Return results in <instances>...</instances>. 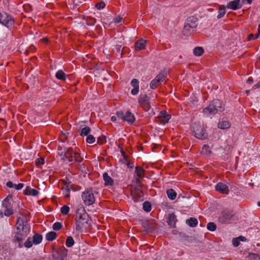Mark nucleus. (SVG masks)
<instances>
[{
    "instance_id": "nucleus-12",
    "label": "nucleus",
    "mask_w": 260,
    "mask_h": 260,
    "mask_svg": "<svg viewBox=\"0 0 260 260\" xmlns=\"http://www.w3.org/2000/svg\"><path fill=\"white\" fill-rule=\"evenodd\" d=\"M185 24L188 25V27H190L191 30L193 31L198 25V19L193 16L189 17L187 19Z\"/></svg>"
},
{
    "instance_id": "nucleus-27",
    "label": "nucleus",
    "mask_w": 260,
    "mask_h": 260,
    "mask_svg": "<svg viewBox=\"0 0 260 260\" xmlns=\"http://www.w3.org/2000/svg\"><path fill=\"white\" fill-rule=\"evenodd\" d=\"M167 194L168 198L171 200H174L176 198L177 193L173 189H168L167 190Z\"/></svg>"
},
{
    "instance_id": "nucleus-40",
    "label": "nucleus",
    "mask_w": 260,
    "mask_h": 260,
    "mask_svg": "<svg viewBox=\"0 0 260 260\" xmlns=\"http://www.w3.org/2000/svg\"><path fill=\"white\" fill-rule=\"evenodd\" d=\"M136 195L134 196L133 200L135 202H138L139 201H142L143 199L141 192H135Z\"/></svg>"
},
{
    "instance_id": "nucleus-54",
    "label": "nucleus",
    "mask_w": 260,
    "mask_h": 260,
    "mask_svg": "<svg viewBox=\"0 0 260 260\" xmlns=\"http://www.w3.org/2000/svg\"><path fill=\"white\" fill-rule=\"evenodd\" d=\"M105 186H112L114 184V180H105Z\"/></svg>"
},
{
    "instance_id": "nucleus-15",
    "label": "nucleus",
    "mask_w": 260,
    "mask_h": 260,
    "mask_svg": "<svg viewBox=\"0 0 260 260\" xmlns=\"http://www.w3.org/2000/svg\"><path fill=\"white\" fill-rule=\"evenodd\" d=\"M131 85L134 88L131 90L133 95H136L139 91V81L137 79H133L131 82Z\"/></svg>"
},
{
    "instance_id": "nucleus-17",
    "label": "nucleus",
    "mask_w": 260,
    "mask_h": 260,
    "mask_svg": "<svg viewBox=\"0 0 260 260\" xmlns=\"http://www.w3.org/2000/svg\"><path fill=\"white\" fill-rule=\"evenodd\" d=\"M176 221V216L174 213L169 214L167 223L170 226L175 228Z\"/></svg>"
},
{
    "instance_id": "nucleus-3",
    "label": "nucleus",
    "mask_w": 260,
    "mask_h": 260,
    "mask_svg": "<svg viewBox=\"0 0 260 260\" xmlns=\"http://www.w3.org/2000/svg\"><path fill=\"white\" fill-rule=\"evenodd\" d=\"M224 110L222 103L219 100L216 99L211 102L210 105L203 109V112L207 115H215L218 112Z\"/></svg>"
},
{
    "instance_id": "nucleus-26",
    "label": "nucleus",
    "mask_w": 260,
    "mask_h": 260,
    "mask_svg": "<svg viewBox=\"0 0 260 260\" xmlns=\"http://www.w3.org/2000/svg\"><path fill=\"white\" fill-rule=\"evenodd\" d=\"M57 234L55 232H49L46 235V239L49 241H52L56 239Z\"/></svg>"
},
{
    "instance_id": "nucleus-4",
    "label": "nucleus",
    "mask_w": 260,
    "mask_h": 260,
    "mask_svg": "<svg viewBox=\"0 0 260 260\" xmlns=\"http://www.w3.org/2000/svg\"><path fill=\"white\" fill-rule=\"evenodd\" d=\"M193 132L194 134V136L197 139L205 140L208 138V134L200 123H194L193 126Z\"/></svg>"
},
{
    "instance_id": "nucleus-60",
    "label": "nucleus",
    "mask_w": 260,
    "mask_h": 260,
    "mask_svg": "<svg viewBox=\"0 0 260 260\" xmlns=\"http://www.w3.org/2000/svg\"><path fill=\"white\" fill-rule=\"evenodd\" d=\"M121 47V46H116L113 50L119 53L120 51Z\"/></svg>"
},
{
    "instance_id": "nucleus-5",
    "label": "nucleus",
    "mask_w": 260,
    "mask_h": 260,
    "mask_svg": "<svg viewBox=\"0 0 260 260\" xmlns=\"http://www.w3.org/2000/svg\"><path fill=\"white\" fill-rule=\"evenodd\" d=\"M82 198L86 206L91 205L95 202V198L91 188H87L82 193Z\"/></svg>"
},
{
    "instance_id": "nucleus-48",
    "label": "nucleus",
    "mask_w": 260,
    "mask_h": 260,
    "mask_svg": "<svg viewBox=\"0 0 260 260\" xmlns=\"http://www.w3.org/2000/svg\"><path fill=\"white\" fill-rule=\"evenodd\" d=\"M106 142V138L105 136H101L98 138L97 142L98 144H103Z\"/></svg>"
},
{
    "instance_id": "nucleus-34",
    "label": "nucleus",
    "mask_w": 260,
    "mask_h": 260,
    "mask_svg": "<svg viewBox=\"0 0 260 260\" xmlns=\"http://www.w3.org/2000/svg\"><path fill=\"white\" fill-rule=\"evenodd\" d=\"M96 22V19L91 17H87L86 19V23L88 25H93Z\"/></svg>"
},
{
    "instance_id": "nucleus-2",
    "label": "nucleus",
    "mask_w": 260,
    "mask_h": 260,
    "mask_svg": "<svg viewBox=\"0 0 260 260\" xmlns=\"http://www.w3.org/2000/svg\"><path fill=\"white\" fill-rule=\"evenodd\" d=\"M30 230V225L26 222L25 225L23 226L21 230L17 231L14 233L13 241L18 244L19 248L23 247V241L29 233Z\"/></svg>"
},
{
    "instance_id": "nucleus-28",
    "label": "nucleus",
    "mask_w": 260,
    "mask_h": 260,
    "mask_svg": "<svg viewBox=\"0 0 260 260\" xmlns=\"http://www.w3.org/2000/svg\"><path fill=\"white\" fill-rule=\"evenodd\" d=\"M149 97L146 95H140L139 99V103L140 105L145 104L149 103Z\"/></svg>"
},
{
    "instance_id": "nucleus-35",
    "label": "nucleus",
    "mask_w": 260,
    "mask_h": 260,
    "mask_svg": "<svg viewBox=\"0 0 260 260\" xmlns=\"http://www.w3.org/2000/svg\"><path fill=\"white\" fill-rule=\"evenodd\" d=\"M249 260H259L260 256L258 254L256 253H250L247 256Z\"/></svg>"
},
{
    "instance_id": "nucleus-33",
    "label": "nucleus",
    "mask_w": 260,
    "mask_h": 260,
    "mask_svg": "<svg viewBox=\"0 0 260 260\" xmlns=\"http://www.w3.org/2000/svg\"><path fill=\"white\" fill-rule=\"evenodd\" d=\"M91 131V129L89 126H85L81 129L80 136H88Z\"/></svg>"
},
{
    "instance_id": "nucleus-29",
    "label": "nucleus",
    "mask_w": 260,
    "mask_h": 260,
    "mask_svg": "<svg viewBox=\"0 0 260 260\" xmlns=\"http://www.w3.org/2000/svg\"><path fill=\"white\" fill-rule=\"evenodd\" d=\"M167 77V73L165 72L159 73L154 78L159 83L164 81Z\"/></svg>"
},
{
    "instance_id": "nucleus-24",
    "label": "nucleus",
    "mask_w": 260,
    "mask_h": 260,
    "mask_svg": "<svg viewBox=\"0 0 260 260\" xmlns=\"http://www.w3.org/2000/svg\"><path fill=\"white\" fill-rule=\"evenodd\" d=\"M198 223V220L194 217H190L186 220V223L192 228L196 226Z\"/></svg>"
},
{
    "instance_id": "nucleus-23",
    "label": "nucleus",
    "mask_w": 260,
    "mask_h": 260,
    "mask_svg": "<svg viewBox=\"0 0 260 260\" xmlns=\"http://www.w3.org/2000/svg\"><path fill=\"white\" fill-rule=\"evenodd\" d=\"M33 243L35 245H38L41 243L43 240L42 235L36 233L32 238Z\"/></svg>"
},
{
    "instance_id": "nucleus-62",
    "label": "nucleus",
    "mask_w": 260,
    "mask_h": 260,
    "mask_svg": "<svg viewBox=\"0 0 260 260\" xmlns=\"http://www.w3.org/2000/svg\"><path fill=\"white\" fill-rule=\"evenodd\" d=\"M114 20H115V22L117 23H120L122 20V17H121L120 16H117V17H115Z\"/></svg>"
},
{
    "instance_id": "nucleus-53",
    "label": "nucleus",
    "mask_w": 260,
    "mask_h": 260,
    "mask_svg": "<svg viewBox=\"0 0 260 260\" xmlns=\"http://www.w3.org/2000/svg\"><path fill=\"white\" fill-rule=\"evenodd\" d=\"M28 193L29 196H36L39 194V191L35 189H31Z\"/></svg>"
},
{
    "instance_id": "nucleus-32",
    "label": "nucleus",
    "mask_w": 260,
    "mask_h": 260,
    "mask_svg": "<svg viewBox=\"0 0 260 260\" xmlns=\"http://www.w3.org/2000/svg\"><path fill=\"white\" fill-rule=\"evenodd\" d=\"M189 26L185 24L183 29L182 30V33L184 35L189 36L190 35L191 32H193L191 30V28L188 27Z\"/></svg>"
},
{
    "instance_id": "nucleus-37",
    "label": "nucleus",
    "mask_w": 260,
    "mask_h": 260,
    "mask_svg": "<svg viewBox=\"0 0 260 260\" xmlns=\"http://www.w3.org/2000/svg\"><path fill=\"white\" fill-rule=\"evenodd\" d=\"M202 153L204 155H208L211 153V149L210 147L207 145H204L203 146Z\"/></svg>"
},
{
    "instance_id": "nucleus-58",
    "label": "nucleus",
    "mask_w": 260,
    "mask_h": 260,
    "mask_svg": "<svg viewBox=\"0 0 260 260\" xmlns=\"http://www.w3.org/2000/svg\"><path fill=\"white\" fill-rule=\"evenodd\" d=\"M53 260H60V256L56 253H53L52 254Z\"/></svg>"
},
{
    "instance_id": "nucleus-8",
    "label": "nucleus",
    "mask_w": 260,
    "mask_h": 260,
    "mask_svg": "<svg viewBox=\"0 0 260 260\" xmlns=\"http://www.w3.org/2000/svg\"><path fill=\"white\" fill-rule=\"evenodd\" d=\"M233 217L232 212L229 210L222 212L218 218V221L222 224L229 222Z\"/></svg>"
},
{
    "instance_id": "nucleus-57",
    "label": "nucleus",
    "mask_w": 260,
    "mask_h": 260,
    "mask_svg": "<svg viewBox=\"0 0 260 260\" xmlns=\"http://www.w3.org/2000/svg\"><path fill=\"white\" fill-rule=\"evenodd\" d=\"M25 223H24L23 220L22 218L20 217H18L17 221V224H20L23 226H24L25 225Z\"/></svg>"
},
{
    "instance_id": "nucleus-49",
    "label": "nucleus",
    "mask_w": 260,
    "mask_h": 260,
    "mask_svg": "<svg viewBox=\"0 0 260 260\" xmlns=\"http://www.w3.org/2000/svg\"><path fill=\"white\" fill-rule=\"evenodd\" d=\"M87 136L86 142L88 143L92 144L95 142V138L92 135H89Z\"/></svg>"
},
{
    "instance_id": "nucleus-44",
    "label": "nucleus",
    "mask_w": 260,
    "mask_h": 260,
    "mask_svg": "<svg viewBox=\"0 0 260 260\" xmlns=\"http://www.w3.org/2000/svg\"><path fill=\"white\" fill-rule=\"evenodd\" d=\"M69 210H70V208L69 206H68L67 205L63 206L61 208V210H60L61 213L63 215H64L68 214V213L69 212Z\"/></svg>"
},
{
    "instance_id": "nucleus-20",
    "label": "nucleus",
    "mask_w": 260,
    "mask_h": 260,
    "mask_svg": "<svg viewBox=\"0 0 260 260\" xmlns=\"http://www.w3.org/2000/svg\"><path fill=\"white\" fill-rule=\"evenodd\" d=\"M141 182L140 180H133L132 184V187L135 190V192H141Z\"/></svg>"
},
{
    "instance_id": "nucleus-9",
    "label": "nucleus",
    "mask_w": 260,
    "mask_h": 260,
    "mask_svg": "<svg viewBox=\"0 0 260 260\" xmlns=\"http://www.w3.org/2000/svg\"><path fill=\"white\" fill-rule=\"evenodd\" d=\"M141 225L144 229V231L147 233H151L155 230V224L151 220L142 221Z\"/></svg>"
},
{
    "instance_id": "nucleus-41",
    "label": "nucleus",
    "mask_w": 260,
    "mask_h": 260,
    "mask_svg": "<svg viewBox=\"0 0 260 260\" xmlns=\"http://www.w3.org/2000/svg\"><path fill=\"white\" fill-rule=\"evenodd\" d=\"M218 126L221 129H225L230 126V123L226 121H222L218 124Z\"/></svg>"
},
{
    "instance_id": "nucleus-21",
    "label": "nucleus",
    "mask_w": 260,
    "mask_h": 260,
    "mask_svg": "<svg viewBox=\"0 0 260 260\" xmlns=\"http://www.w3.org/2000/svg\"><path fill=\"white\" fill-rule=\"evenodd\" d=\"M135 174L140 178L146 177L144 170L140 166H137L135 168Z\"/></svg>"
},
{
    "instance_id": "nucleus-36",
    "label": "nucleus",
    "mask_w": 260,
    "mask_h": 260,
    "mask_svg": "<svg viewBox=\"0 0 260 260\" xmlns=\"http://www.w3.org/2000/svg\"><path fill=\"white\" fill-rule=\"evenodd\" d=\"M33 242L32 239L30 237H28L26 241L23 244V246H24L26 248H30L32 246Z\"/></svg>"
},
{
    "instance_id": "nucleus-55",
    "label": "nucleus",
    "mask_w": 260,
    "mask_h": 260,
    "mask_svg": "<svg viewBox=\"0 0 260 260\" xmlns=\"http://www.w3.org/2000/svg\"><path fill=\"white\" fill-rule=\"evenodd\" d=\"M233 245L235 247H237L239 245V239L237 238H234L232 240Z\"/></svg>"
},
{
    "instance_id": "nucleus-51",
    "label": "nucleus",
    "mask_w": 260,
    "mask_h": 260,
    "mask_svg": "<svg viewBox=\"0 0 260 260\" xmlns=\"http://www.w3.org/2000/svg\"><path fill=\"white\" fill-rule=\"evenodd\" d=\"M105 7V4L104 2H101L100 3L96 4L95 5V7L99 10L103 9Z\"/></svg>"
},
{
    "instance_id": "nucleus-38",
    "label": "nucleus",
    "mask_w": 260,
    "mask_h": 260,
    "mask_svg": "<svg viewBox=\"0 0 260 260\" xmlns=\"http://www.w3.org/2000/svg\"><path fill=\"white\" fill-rule=\"evenodd\" d=\"M216 225L212 222H209L207 225V228L210 231H215L216 230Z\"/></svg>"
},
{
    "instance_id": "nucleus-64",
    "label": "nucleus",
    "mask_w": 260,
    "mask_h": 260,
    "mask_svg": "<svg viewBox=\"0 0 260 260\" xmlns=\"http://www.w3.org/2000/svg\"><path fill=\"white\" fill-rule=\"evenodd\" d=\"M238 239H239V241H246V238L244 237V236H240L238 237Z\"/></svg>"
},
{
    "instance_id": "nucleus-22",
    "label": "nucleus",
    "mask_w": 260,
    "mask_h": 260,
    "mask_svg": "<svg viewBox=\"0 0 260 260\" xmlns=\"http://www.w3.org/2000/svg\"><path fill=\"white\" fill-rule=\"evenodd\" d=\"M68 253V250L64 248H60L57 250V254L60 256V260H64V258L67 256Z\"/></svg>"
},
{
    "instance_id": "nucleus-43",
    "label": "nucleus",
    "mask_w": 260,
    "mask_h": 260,
    "mask_svg": "<svg viewBox=\"0 0 260 260\" xmlns=\"http://www.w3.org/2000/svg\"><path fill=\"white\" fill-rule=\"evenodd\" d=\"M225 7L223 6V7H220L219 9L218 14L217 15L218 18H222L225 14Z\"/></svg>"
},
{
    "instance_id": "nucleus-10",
    "label": "nucleus",
    "mask_w": 260,
    "mask_h": 260,
    "mask_svg": "<svg viewBox=\"0 0 260 260\" xmlns=\"http://www.w3.org/2000/svg\"><path fill=\"white\" fill-rule=\"evenodd\" d=\"M158 118L160 120V123L163 125L168 123L171 118V115L168 114L165 111H161L160 112Z\"/></svg>"
},
{
    "instance_id": "nucleus-42",
    "label": "nucleus",
    "mask_w": 260,
    "mask_h": 260,
    "mask_svg": "<svg viewBox=\"0 0 260 260\" xmlns=\"http://www.w3.org/2000/svg\"><path fill=\"white\" fill-rule=\"evenodd\" d=\"M35 163L38 167H41L42 165L44 164L45 159L43 157L38 158L36 160Z\"/></svg>"
},
{
    "instance_id": "nucleus-13",
    "label": "nucleus",
    "mask_w": 260,
    "mask_h": 260,
    "mask_svg": "<svg viewBox=\"0 0 260 260\" xmlns=\"http://www.w3.org/2000/svg\"><path fill=\"white\" fill-rule=\"evenodd\" d=\"M146 46V41L141 39L135 43V49L136 51H138L145 49Z\"/></svg>"
},
{
    "instance_id": "nucleus-45",
    "label": "nucleus",
    "mask_w": 260,
    "mask_h": 260,
    "mask_svg": "<svg viewBox=\"0 0 260 260\" xmlns=\"http://www.w3.org/2000/svg\"><path fill=\"white\" fill-rule=\"evenodd\" d=\"M62 228L61 223L59 222H56L53 224L52 228L55 231H58Z\"/></svg>"
},
{
    "instance_id": "nucleus-30",
    "label": "nucleus",
    "mask_w": 260,
    "mask_h": 260,
    "mask_svg": "<svg viewBox=\"0 0 260 260\" xmlns=\"http://www.w3.org/2000/svg\"><path fill=\"white\" fill-rule=\"evenodd\" d=\"M204 52V49L202 47H196L194 48L193 53L195 56H200Z\"/></svg>"
},
{
    "instance_id": "nucleus-52",
    "label": "nucleus",
    "mask_w": 260,
    "mask_h": 260,
    "mask_svg": "<svg viewBox=\"0 0 260 260\" xmlns=\"http://www.w3.org/2000/svg\"><path fill=\"white\" fill-rule=\"evenodd\" d=\"M144 110L147 112H149L150 110V105L149 103H146L145 104L142 105L141 106Z\"/></svg>"
},
{
    "instance_id": "nucleus-1",
    "label": "nucleus",
    "mask_w": 260,
    "mask_h": 260,
    "mask_svg": "<svg viewBox=\"0 0 260 260\" xmlns=\"http://www.w3.org/2000/svg\"><path fill=\"white\" fill-rule=\"evenodd\" d=\"M58 154L64 161L81 162L83 158L80 153L74 151L71 147L62 148L60 146L58 147Z\"/></svg>"
},
{
    "instance_id": "nucleus-7",
    "label": "nucleus",
    "mask_w": 260,
    "mask_h": 260,
    "mask_svg": "<svg viewBox=\"0 0 260 260\" xmlns=\"http://www.w3.org/2000/svg\"><path fill=\"white\" fill-rule=\"evenodd\" d=\"M15 21L13 17L6 13L2 14L0 17V23L8 28H11L14 24Z\"/></svg>"
},
{
    "instance_id": "nucleus-59",
    "label": "nucleus",
    "mask_w": 260,
    "mask_h": 260,
    "mask_svg": "<svg viewBox=\"0 0 260 260\" xmlns=\"http://www.w3.org/2000/svg\"><path fill=\"white\" fill-rule=\"evenodd\" d=\"M29 186H27L26 188L23 190V193L25 195H28L29 194V190L31 189Z\"/></svg>"
},
{
    "instance_id": "nucleus-6",
    "label": "nucleus",
    "mask_w": 260,
    "mask_h": 260,
    "mask_svg": "<svg viewBox=\"0 0 260 260\" xmlns=\"http://www.w3.org/2000/svg\"><path fill=\"white\" fill-rule=\"evenodd\" d=\"M116 115L118 118L131 124H133L136 120L135 116L129 111H127L125 113L123 111H118L116 113Z\"/></svg>"
},
{
    "instance_id": "nucleus-63",
    "label": "nucleus",
    "mask_w": 260,
    "mask_h": 260,
    "mask_svg": "<svg viewBox=\"0 0 260 260\" xmlns=\"http://www.w3.org/2000/svg\"><path fill=\"white\" fill-rule=\"evenodd\" d=\"M14 184L11 182V181H9L6 184V185L7 187H9V188H12L14 187Z\"/></svg>"
},
{
    "instance_id": "nucleus-46",
    "label": "nucleus",
    "mask_w": 260,
    "mask_h": 260,
    "mask_svg": "<svg viewBox=\"0 0 260 260\" xmlns=\"http://www.w3.org/2000/svg\"><path fill=\"white\" fill-rule=\"evenodd\" d=\"M159 82L156 81L155 79H153L150 83V87L152 89H155L158 86Z\"/></svg>"
},
{
    "instance_id": "nucleus-50",
    "label": "nucleus",
    "mask_w": 260,
    "mask_h": 260,
    "mask_svg": "<svg viewBox=\"0 0 260 260\" xmlns=\"http://www.w3.org/2000/svg\"><path fill=\"white\" fill-rule=\"evenodd\" d=\"M76 224V230L77 231L81 230L83 226V223H80V220H77Z\"/></svg>"
},
{
    "instance_id": "nucleus-56",
    "label": "nucleus",
    "mask_w": 260,
    "mask_h": 260,
    "mask_svg": "<svg viewBox=\"0 0 260 260\" xmlns=\"http://www.w3.org/2000/svg\"><path fill=\"white\" fill-rule=\"evenodd\" d=\"M24 186V184L23 183H19L17 185L14 184V187L16 190H20Z\"/></svg>"
},
{
    "instance_id": "nucleus-39",
    "label": "nucleus",
    "mask_w": 260,
    "mask_h": 260,
    "mask_svg": "<svg viewBox=\"0 0 260 260\" xmlns=\"http://www.w3.org/2000/svg\"><path fill=\"white\" fill-rule=\"evenodd\" d=\"M74 244V240L71 236H69L66 240V245L68 247H72Z\"/></svg>"
},
{
    "instance_id": "nucleus-61",
    "label": "nucleus",
    "mask_w": 260,
    "mask_h": 260,
    "mask_svg": "<svg viewBox=\"0 0 260 260\" xmlns=\"http://www.w3.org/2000/svg\"><path fill=\"white\" fill-rule=\"evenodd\" d=\"M126 166L129 168H133L134 167V164L131 161H126Z\"/></svg>"
},
{
    "instance_id": "nucleus-18",
    "label": "nucleus",
    "mask_w": 260,
    "mask_h": 260,
    "mask_svg": "<svg viewBox=\"0 0 260 260\" xmlns=\"http://www.w3.org/2000/svg\"><path fill=\"white\" fill-rule=\"evenodd\" d=\"M71 182H64V185H66V186L64 188H62V189L63 190V194H64V197L66 198H69L70 197V188H71L73 190H75L73 188H72V185H70V183Z\"/></svg>"
},
{
    "instance_id": "nucleus-47",
    "label": "nucleus",
    "mask_w": 260,
    "mask_h": 260,
    "mask_svg": "<svg viewBox=\"0 0 260 260\" xmlns=\"http://www.w3.org/2000/svg\"><path fill=\"white\" fill-rule=\"evenodd\" d=\"M14 213V211L12 208H6L4 212V214L7 216H9Z\"/></svg>"
},
{
    "instance_id": "nucleus-14",
    "label": "nucleus",
    "mask_w": 260,
    "mask_h": 260,
    "mask_svg": "<svg viewBox=\"0 0 260 260\" xmlns=\"http://www.w3.org/2000/svg\"><path fill=\"white\" fill-rule=\"evenodd\" d=\"M240 0H234L230 2L226 5V8L233 10L239 9L242 7L240 4Z\"/></svg>"
},
{
    "instance_id": "nucleus-16",
    "label": "nucleus",
    "mask_w": 260,
    "mask_h": 260,
    "mask_svg": "<svg viewBox=\"0 0 260 260\" xmlns=\"http://www.w3.org/2000/svg\"><path fill=\"white\" fill-rule=\"evenodd\" d=\"M77 220H80V223H83V226L85 224H87L88 226H90L91 224V220L89 219V217L86 213H84L83 214H81Z\"/></svg>"
},
{
    "instance_id": "nucleus-31",
    "label": "nucleus",
    "mask_w": 260,
    "mask_h": 260,
    "mask_svg": "<svg viewBox=\"0 0 260 260\" xmlns=\"http://www.w3.org/2000/svg\"><path fill=\"white\" fill-rule=\"evenodd\" d=\"M143 210L147 212H149L151 210V204L148 201H145L143 204Z\"/></svg>"
},
{
    "instance_id": "nucleus-25",
    "label": "nucleus",
    "mask_w": 260,
    "mask_h": 260,
    "mask_svg": "<svg viewBox=\"0 0 260 260\" xmlns=\"http://www.w3.org/2000/svg\"><path fill=\"white\" fill-rule=\"evenodd\" d=\"M55 77L59 80L66 81L67 75L62 70H58L56 73Z\"/></svg>"
},
{
    "instance_id": "nucleus-11",
    "label": "nucleus",
    "mask_w": 260,
    "mask_h": 260,
    "mask_svg": "<svg viewBox=\"0 0 260 260\" xmlns=\"http://www.w3.org/2000/svg\"><path fill=\"white\" fill-rule=\"evenodd\" d=\"M216 190L222 194H228L229 189L228 186L223 183L219 182L215 186Z\"/></svg>"
},
{
    "instance_id": "nucleus-19",
    "label": "nucleus",
    "mask_w": 260,
    "mask_h": 260,
    "mask_svg": "<svg viewBox=\"0 0 260 260\" xmlns=\"http://www.w3.org/2000/svg\"><path fill=\"white\" fill-rule=\"evenodd\" d=\"M12 195L9 194L3 201V206L5 208H12L10 201L12 199Z\"/></svg>"
}]
</instances>
